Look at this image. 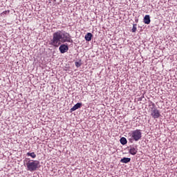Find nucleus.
<instances>
[{
	"label": "nucleus",
	"mask_w": 177,
	"mask_h": 177,
	"mask_svg": "<svg viewBox=\"0 0 177 177\" xmlns=\"http://www.w3.org/2000/svg\"><path fill=\"white\" fill-rule=\"evenodd\" d=\"M92 37H93V35H92V33L91 32H88L86 35H85V39L86 41H91L92 40Z\"/></svg>",
	"instance_id": "obj_9"
},
{
	"label": "nucleus",
	"mask_w": 177,
	"mask_h": 177,
	"mask_svg": "<svg viewBox=\"0 0 177 177\" xmlns=\"http://www.w3.org/2000/svg\"><path fill=\"white\" fill-rule=\"evenodd\" d=\"M131 162V158H123L120 160V162H122L123 164H128V162Z\"/></svg>",
	"instance_id": "obj_10"
},
{
	"label": "nucleus",
	"mask_w": 177,
	"mask_h": 177,
	"mask_svg": "<svg viewBox=\"0 0 177 177\" xmlns=\"http://www.w3.org/2000/svg\"><path fill=\"white\" fill-rule=\"evenodd\" d=\"M137 24H133V28L131 29L132 32H136V30H138Z\"/></svg>",
	"instance_id": "obj_13"
},
{
	"label": "nucleus",
	"mask_w": 177,
	"mask_h": 177,
	"mask_svg": "<svg viewBox=\"0 0 177 177\" xmlns=\"http://www.w3.org/2000/svg\"><path fill=\"white\" fill-rule=\"evenodd\" d=\"M26 156H28V157H31L32 158H35L37 157V155L34 152H28Z\"/></svg>",
	"instance_id": "obj_11"
},
{
	"label": "nucleus",
	"mask_w": 177,
	"mask_h": 177,
	"mask_svg": "<svg viewBox=\"0 0 177 177\" xmlns=\"http://www.w3.org/2000/svg\"><path fill=\"white\" fill-rule=\"evenodd\" d=\"M142 139V131L140 129H136L131 131L129 133V140L132 143L133 140L138 142Z\"/></svg>",
	"instance_id": "obj_2"
},
{
	"label": "nucleus",
	"mask_w": 177,
	"mask_h": 177,
	"mask_svg": "<svg viewBox=\"0 0 177 177\" xmlns=\"http://www.w3.org/2000/svg\"><path fill=\"white\" fill-rule=\"evenodd\" d=\"M78 66H80V62H75V66H76V67H78Z\"/></svg>",
	"instance_id": "obj_15"
},
{
	"label": "nucleus",
	"mask_w": 177,
	"mask_h": 177,
	"mask_svg": "<svg viewBox=\"0 0 177 177\" xmlns=\"http://www.w3.org/2000/svg\"><path fill=\"white\" fill-rule=\"evenodd\" d=\"M129 153L132 156H135L136 153H138V147L136 146L130 147Z\"/></svg>",
	"instance_id": "obj_6"
},
{
	"label": "nucleus",
	"mask_w": 177,
	"mask_h": 177,
	"mask_svg": "<svg viewBox=\"0 0 177 177\" xmlns=\"http://www.w3.org/2000/svg\"><path fill=\"white\" fill-rule=\"evenodd\" d=\"M10 13V11L9 10H6V11H3L1 14V16H5L6 15H9Z\"/></svg>",
	"instance_id": "obj_14"
},
{
	"label": "nucleus",
	"mask_w": 177,
	"mask_h": 177,
	"mask_svg": "<svg viewBox=\"0 0 177 177\" xmlns=\"http://www.w3.org/2000/svg\"><path fill=\"white\" fill-rule=\"evenodd\" d=\"M120 143L122 145H127V138H125L124 137L120 138Z\"/></svg>",
	"instance_id": "obj_12"
},
{
	"label": "nucleus",
	"mask_w": 177,
	"mask_h": 177,
	"mask_svg": "<svg viewBox=\"0 0 177 177\" xmlns=\"http://www.w3.org/2000/svg\"><path fill=\"white\" fill-rule=\"evenodd\" d=\"M150 15H145L144 17V23L145 24H150Z\"/></svg>",
	"instance_id": "obj_8"
},
{
	"label": "nucleus",
	"mask_w": 177,
	"mask_h": 177,
	"mask_svg": "<svg viewBox=\"0 0 177 177\" xmlns=\"http://www.w3.org/2000/svg\"><path fill=\"white\" fill-rule=\"evenodd\" d=\"M149 111L152 118H154V120L160 118L161 114L160 113V111L156 107L154 102H151L149 103Z\"/></svg>",
	"instance_id": "obj_4"
},
{
	"label": "nucleus",
	"mask_w": 177,
	"mask_h": 177,
	"mask_svg": "<svg viewBox=\"0 0 177 177\" xmlns=\"http://www.w3.org/2000/svg\"><path fill=\"white\" fill-rule=\"evenodd\" d=\"M61 53H66L68 50V46L67 44H62L59 48Z\"/></svg>",
	"instance_id": "obj_5"
},
{
	"label": "nucleus",
	"mask_w": 177,
	"mask_h": 177,
	"mask_svg": "<svg viewBox=\"0 0 177 177\" xmlns=\"http://www.w3.org/2000/svg\"><path fill=\"white\" fill-rule=\"evenodd\" d=\"M81 107H82V103L78 102L71 109V111H75V110H78V109H81Z\"/></svg>",
	"instance_id": "obj_7"
},
{
	"label": "nucleus",
	"mask_w": 177,
	"mask_h": 177,
	"mask_svg": "<svg viewBox=\"0 0 177 177\" xmlns=\"http://www.w3.org/2000/svg\"><path fill=\"white\" fill-rule=\"evenodd\" d=\"M73 42L70 33L64 30H58L53 34V38L49 41V45L54 48H59L62 44Z\"/></svg>",
	"instance_id": "obj_1"
},
{
	"label": "nucleus",
	"mask_w": 177,
	"mask_h": 177,
	"mask_svg": "<svg viewBox=\"0 0 177 177\" xmlns=\"http://www.w3.org/2000/svg\"><path fill=\"white\" fill-rule=\"evenodd\" d=\"M27 171H30V172H34V171H37L38 168H39V161L30 160H28L26 165Z\"/></svg>",
	"instance_id": "obj_3"
}]
</instances>
